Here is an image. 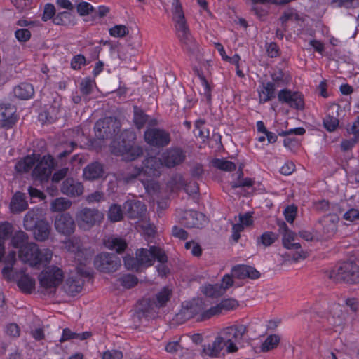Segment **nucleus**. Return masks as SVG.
<instances>
[{"label": "nucleus", "mask_w": 359, "mask_h": 359, "mask_svg": "<svg viewBox=\"0 0 359 359\" xmlns=\"http://www.w3.org/2000/svg\"><path fill=\"white\" fill-rule=\"evenodd\" d=\"M180 221L187 228H200L206 222V217L200 212L185 210L180 216Z\"/></svg>", "instance_id": "a211bd4d"}, {"label": "nucleus", "mask_w": 359, "mask_h": 359, "mask_svg": "<svg viewBox=\"0 0 359 359\" xmlns=\"http://www.w3.org/2000/svg\"><path fill=\"white\" fill-rule=\"evenodd\" d=\"M42 219V210L33 208L29 210L24 217L23 226L27 231H33L34 226Z\"/></svg>", "instance_id": "cd10ccee"}, {"label": "nucleus", "mask_w": 359, "mask_h": 359, "mask_svg": "<svg viewBox=\"0 0 359 359\" xmlns=\"http://www.w3.org/2000/svg\"><path fill=\"white\" fill-rule=\"evenodd\" d=\"M28 208V203L25 193L17 191L12 197L10 209L13 213H20Z\"/></svg>", "instance_id": "c85d7f7f"}, {"label": "nucleus", "mask_w": 359, "mask_h": 359, "mask_svg": "<svg viewBox=\"0 0 359 359\" xmlns=\"http://www.w3.org/2000/svg\"><path fill=\"white\" fill-rule=\"evenodd\" d=\"M63 280V272L57 266H50L43 270L39 276L41 287L46 289H55Z\"/></svg>", "instance_id": "f8f14e48"}, {"label": "nucleus", "mask_w": 359, "mask_h": 359, "mask_svg": "<svg viewBox=\"0 0 359 359\" xmlns=\"http://www.w3.org/2000/svg\"><path fill=\"white\" fill-rule=\"evenodd\" d=\"M338 7L346 8H356L359 6V0H333Z\"/></svg>", "instance_id": "69168bd1"}, {"label": "nucleus", "mask_w": 359, "mask_h": 359, "mask_svg": "<svg viewBox=\"0 0 359 359\" xmlns=\"http://www.w3.org/2000/svg\"><path fill=\"white\" fill-rule=\"evenodd\" d=\"M121 123L116 118L106 117L98 120L94 126L95 135L99 140L111 138L120 131Z\"/></svg>", "instance_id": "1a4fd4ad"}, {"label": "nucleus", "mask_w": 359, "mask_h": 359, "mask_svg": "<svg viewBox=\"0 0 359 359\" xmlns=\"http://www.w3.org/2000/svg\"><path fill=\"white\" fill-rule=\"evenodd\" d=\"M185 248L190 250L193 255L199 257L201 255L202 250L200 245L193 241L185 243Z\"/></svg>", "instance_id": "774afa93"}, {"label": "nucleus", "mask_w": 359, "mask_h": 359, "mask_svg": "<svg viewBox=\"0 0 359 359\" xmlns=\"http://www.w3.org/2000/svg\"><path fill=\"white\" fill-rule=\"evenodd\" d=\"M191 347L187 346L185 339L180 338L179 341H170L165 346V351L175 356L183 358L191 353Z\"/></svg>", "instance_id": "393cba45"}, {"label": "nucleus", "mask_w": 359, "mask_h": 359, "mask_svg": "<svg viewBox=\"0 0 359 359\" xmlns=\"http://www.w3.org/2000/svg\"><path fill=\"white\" fill-rule=\"evenodd\" d=\"M327 278L335 283H359V266L353 262H345L325 272Z\"/></svg>", "instance_id": "39448f33"}, {"label": "nucleus", "mask_w": 359, "mask_h": 359, "mask_svg": "<svg viewBox=\"0 0 359 359\" xmlns=\"http://www.w3.org/2000/svg\"><path fill=\"white\" fill-rule=\"evenodd\" d=\"M278 99L280 103L286 104L291 108L297 110H302L304 108L303 95L299 92L284 88L278 92Z\"/></svg>", "instance_id": "2eb2a0df"}, {"label": "nucleus", "mask_w": 359, "mask_h": 359, "mask_svg": "<svg viewBox=\"0 0 359 359\" xmlns=\"http://www.w3.org/2000/svg\"><path fill=\"white\" fill-rule=\"evenodd\" d=\"M83 189L82 183L72 177L67 178L63 181L60 187V191L63 194L72 197L81 196Z\"/></svg>", "instance_id": "b1692460"}, {"label": "nucleus", "mask_w": 359, "mask_h": 359, "mask_svg": "<svg viewBox=\"0 0 359 359\" xmlns=\"http://www.w3.org/2000/svg\"><path fill=\"white\" fill-rule=\"evenodd\" d=\"M202 291L209 297H217L224 294V290L219 284L205 285L203 287Z\"/></svg>", "instance_id": "de8ad7c7"}, {"label": "nucleus", "mask_w": 359, "mask_h": 359, "mask_svg": "<svg viewBox=\"0 0 359 359\" xmlns=\"http://www.w3.org/2000/svg\"><path fill=\"white\" fill-rule=\"evenodd\" d=\"M248 327L243 324H234L222 329L211 344L204 346L202 353L210 357H217L220 351L226 348L228 353H236Z\"/></svg>", "instance_id": "f257e3e1"}, {"label": "nucleus", "mask_w": 359, "mask_h": 359, "mask_svg": "<svg viewBox=\"0 0 359 359\" xmlns=\"http://www.w3.org/2000/svg\"><path fill=\"white\" fill-rule=\"evenodd\" d=\"M108 219L112 222L121 221L123 217V211L120 205L112 204L109 206L107 212Z\"/></svg>", "instance_id": "c03bdc74"}, {"label": "nucleus", "mask_w": 359, "mask_h": 359, "mask_svg": "<svg viewBox=\"0 0 359 359\" xmlns=\"http://www.w3.org/2000/svg\"><path fill=\"white\" fill-rule=\"evenodd\" d=\"M109 34L114 37H123L128 34V29L125 25H115L109 29Z\"/></svg>", "instance_id": "13d9d810"}, {"label": "nucleus", "mask_w": 359, "mask_h": 359, "mask_svg": "<svg viewBox=\"0 0 359 359\" xmlns=\"http://www.w3.org/2000/svg\"><path fill=\"white\" fill-rule=\"evenodd\" d=\"M104 219V214L98 209L84 208L76 213V220L79 229L89 231L100 225Z\"/></svg>", "instance_id": "6e6552de"}, {"label": "nucleus", "mask_w": 359, "mask_h": 359, "mask_svg": "<svg viewBox=\"0 0 359 359\" xmlns=\"http://www.w3.org/2000/svg\"><path fill=\"white\" fill-rule=\"evenodd\" d=\"M104 173L103 165L97 161L88 164L83 169V177L88 180L99 179L104 175Z\"/></svg>", "instance_id": "7c9ffc66"}, {"label": "nucleus", "mask_w": 359, "mask_h": 359, "mask_svg": "<svg viewBox=\"0 0 359 359\" xmlns=\"http://www.w3.org/2000/svg\"><path fill=\"white\" fill-rule=\"evenodd\" d=\"M5 332L8 336L17 338L20 336V328L16 323H10L6 325Z\"/></svg>", "instance_id": "338daca9"}, {"label": "nucleus", "mask_w": 359, "mask_h": 359, "mask_svg": "<svg viewBox=\"0 0 359 359\" xmlns=\"http://www.w3.org/2000/svg\"><path fill=\"white\" fill-rule=\"evenodd\" d=\"M168 186L172 191H175L183 188L186 192H189V186L185 182L181 175H173L168 183Z\"/></svg>", "instance_id": "ea45409f"}, {"label": "nucleus", "mask_w": 359, "mask_h": 359, "mask_svg": "<svg viewBox=\"0 0 359 359\" xmlns=\"http://www.w3.org/2000/svg\"><path fill=\"white\" fill-rule=\"evenodd\" d=\"M231 273L232 276L238 279L250 278L255 280L260 276V273L254 267L243 264L233 266L231 269Z\"/></svg>", "instance_id": "a878e982"}, {"label": "nucleus", "mask_w": 359, "mask_h": 359, "mask_svg": "<svg viewBox=\"0 0 359 359\" xmlns=\"http://www.w3.org/2000/svg\"><path fill=\"white\" fill-rule=\"evenodd\" d=\"M118 280L122 286L128 289L134 287L138 283L137 277L131 274L123 275Z\"/></svg>", "instance_id": "8fccbe9b"}, {"label": "nucleus", "mask_w": 359, "mask_h": 359, "mask_svg": "<svg viewBox=\"0 0 359 359\" xmlns=\"http://www.w3.org/2000/svg\"><path fill=\"white\" fill-rule=\"evenodd\" d=\"M272 81L271 83L274 84L276 88H280L286 86L290 81V76L284 72L282 69H278L275 70L271 75Z\"/></svg>", "instance_id": "4c0bfd02"}, {"label": "nucleus", "mask_w": 359, "mask_h": 359, "mask_svg": "<svg viewBox=\"0 0 359 359\" xmlns=\"http://www.w3.org/2000/svg\"><path fill=\"white\" fill-rule=\"evenodd\" d=\"M31 32L26 28L18 29L15 32V36L20 43H25L31 38Z\"/></svg>", "instance_id": "6e6d98bb"}, {"label": "nucleus", "mask_w": 359, "mask_h": 359, "mask_svg": "<svg viewBox=\"0 0 359 359\" xmlns=\"http://www.w3.org/2000/svg\"><path fill=\"white\" fill-rule=\"evenodd\" d=\"M239 177L236 182H231V186L233 189H236L238 187H252L253 185L254 182L250 178H244L241 179V177L243 176V173L241 168L238 170Z\"/></svg>", "instance_id": "603ef678"}, {"label": "nucleus", "mask_w": 359, "mask_h": 359, "mask_svg": "<svg viewBox=\"0 0 359 359\" xmlns=\"http://www.w3.org/2000/svg\"><path fill=\"white\" fill-rule=\"evenodd\" d=\"M18 285L22 291L30 293L35 287V280L27 274H23L18 280Z\"/></svg>", "instance_id": "37998d69"}, {"label": "nucleus", "mask_w": 359, "mask_h": 359, "mask_svg": "<svg viewBox=\"0 0 359 359\" xmlns=\"http://www.w3.org/2000/svg\"><path fill=\"white\" fill-rule=\"evenodd\" d=\"M54 226L58 233L65 236L72 234L75 230V222L69 213H63L56 216Z\"/></svg>", "instance_id": "6ab92c4d"}, {"label": "nucleus", "mask_w": 359, "mask_h": 359, "mask_svg": "<svg viewBox=\"0 0 359 359\" xmlns=\"http://www.w3.org/2000/svg\"><path fill=\"white\" fill-rule=\"evenodd\" d=\"M278 239V236L271 231H266L257 238V244H262L264 247L272 245Z\"/></svg>", "instance_id": "09e8293b"}, {"label": "nucleus", "mask_w": 359, "mask_h": 359, "mask_svg": "<svg viewBox=\"0 0 359 359\" xmlns=\"http://www.w3.org/2000/svg\"><path fill=\"white\" fill-rule=\"evenodd\" d=\"M161 158L165 167L172 168L184 161L186 154L181 148L170 147L162 154Z\"/></svg>", "instance_id": "f3484780"}, {"label": "nucleus", "mask_w": 359, "mask_h": 359, "mask_svg": "<svg viewBox=\"0 0 359 359\" xmlns=\"http://www.w3.org/2000/svg\"><path fill=\"white\" fill-rule=\"evenodd\" d=\"M16 109L11 104H0V128H11L17 121Z\"/></svg>", "instance_id": "aec40b11"}, {"label": "nucleus", "mask_w": 359, "mask_h": 359, "mask_svg": "<svg viewBox=\"0 0 359 359\" xmlns=\"http://www.w3.org/2000/svg\"><path fill=\"white\" fill-rule=\"evenodd\" d=\"M29 236L22 231H18L15 233L11 239V243L15 248L22 250L26 245L29 244L28 242Z\"/></svg>", "instance_id": "58836bf2"}, {"label": "nucleus", "mask_w": 359, "mask_h": 359, "mask_svg": "<svg viewBox=\"0 0 359 359\" xmlns=\"http://www.w3.org/2000/svg\"><path fill=\"white\" fill-rule=\"evenodd\" d=\"M135 135L130 131L126 130L111 142L110 149L113 154L121 156L125 161H132L143 154L142 149L133 145L132 140Z\"/></svg>", "instance_id": "7ed1b4c3"}, {"label": "nucleus", "mask_w": 359, "mask_h": 359, "mask_svg": "<svg viewBox=\"0 0 359 359\" xmlns=\"http://www.w3.org/2000/svg\"><path fill=\"white\" fill-rule=\"evenodd\" d=\"M120 258L113 253L102 252L94 259L95 267L104 273H111L117 271L121 266Z\"/></svg>", "instance_id": "9b49d317"}, {"label": "nucleus", "mask_w": 359, "mask_h": 359, "mask_svg": "<svg viewBox=\"0 0 359 359\" xmlns=\"http://www.w3.org/2000/svg\"><path fill=\"white\" fill-rule=\"evenodd\" d=\"M279 232L283 235V245L285 248L290 250H299L301 245L299 243H294L296 234L289 229L286 223L283 221H278Z\"/></svg>", "instance_id": "412c9836"}, {"label": "nucleus", "mask_w": 359, "mask_h": 359, "mask_svg": "<svg viewBox=\"0 0 359 359\" xmlns=\"http://www.w3.org/2000/svg\"><path fill=\"white\" fill-rule=\"evenodd\" d=\"M67 250L75 255L80 264H84L92 255L93 250L84 246L79 237L74 236L66 242Z\"/></svg>", "instance_id": "4468645a"}, {"label": "nucleus", "mask_w": 359, "mask_h": 359, "mask_svg": "<svg viewBox=\"0 0 359 359\" xmlns=\"http://www.w3.org/2000/svg\"><path fill=\"white\" fill-rule=\"evenodd\" d=\"M77 12L80 15H88L94 11V8L89 3L82 1L79 3L77 6Z\"/></svg>", "instance_id": "0e129e2a"}, {"label": "nucleus", "mask_w": 359, "mask_h": 359, "mask_svg": "<svg viewBox=\"0 0 359 359\" xmlns=\"http://www.w3.org/2000/svg\"><path fill=\"white\" fill-rule=\"evenodd\" d=\"M280 341V338L278 335L271 334L262 343L261 346V351L265 353L276 348Z\"/></svg>", "instance_id": "49530a36"}, {"label": "nucleus", "mask_w": 359, "mask_h": 359, "mask_svg": "<svg viewBox=\"0 0 359 359\" xmlns=\"http://www.w3.org/2000/svg\"><path fill=\"white\" fill-rule=\"evenodd\" d=\"M123 262L126 267L128 269L137 271L140 267V264H139V260L137 256L135 257H133L130 255H126L123 258Z\"/></svg>", "instance_id": "5fc2aeb1"}, {"label": "nucleus", "mask_w": 359, "mask_h": 359, "mask_svg": "<svg viewBox=\"0 0 359 359\" xmlns=\"http://www.w3.org/2000/svg\"><path fill=\"white\" fill-rule=\"evenodd\" d=\"M125 214L130 219L141 218L144 215L146 205L140 201L129 200L123 203Z\"/></svg>", "instance_id": "5701e85b"}, {"label": "nucleus", "mask_w": 359, "mask_h": 359, "mask_svg": "<svg viewBox=\"0 0 359 359\" xmlns=\"http://www.w3.org/2000/svg\"><path fill=\"white\" fill-rule=\"evenodd\" d=\"M72 205V202L63 197L57 198L53 200L50 204L52 212H62L68 210Z\"/></svg>", "instance_id": "a19ab883"}, {"label": "nucleus", "mask_w": 359, "mask_h": 359, "mask_svg": "<svg viewBox=\"0 0 359 359\" xmlns=\"http://www.w3.org/2000/svg\"><path fill=\"white\" fill-rule=\"evenodd\" d=\"M32 231L36 241L41 242L45 241L49 238L51 231V226L46 219H43L34 226V229Z\"/></svg>", "instance_id": "c756f323"}, {"label": "nucleus", "mask_w": 359, "mask_h": 359, "mask_svg": "<svg viewBox=\"0 0 359 359\" xmlns=\"http://www.w3.org/2000/svg\"><path fill=\"white\" fill-rule=\"evenodd\" d=\"M52 256L53 252L50 249H39L34 243H30L19 250L20 259L32 266H37L41 264H48L50 261Z\"/></svg>", "instance_id": "423d86ee"}, {"label": "nucleus", "mask_w": 359, "mask_h": 359, "mask_svg": "<svg viewBox=\"0 0 359 359\" xmlns=\"http://www.w3.org/2000/svg\"><path fill=\"white\" fill-rule=\"evenodd\" d=\"M13 232V226L8 222L0 224V237L4 241L9 238Z\"/></svg>", "instance_id": "e2e57ef3"}, {"label": "nucleus", "mask_w": 359, "mask_h": 359, "mask_svg": "<svg viewBox=\"0 0 359 359\" xmlns=\"http://www.w3.org/2000/svg\"><path fill=\"white\" fill-rule=\"evenodd\" d=\"M325 128L330 132L334 131L339 125V120L332 116L327 115L323 120Z\"/></svg>", "instance_id": "4d7b16f0"}, {"label": "nucleus", "mask_w": 359, "mask_h": 359, "mask_svg": "<svg viewBox=\"0 0 359 359\" xmlns=\"http://www.w3.org/2000/svg\"><path fill=\"white\" fill-rule=\"evenodd\" d=\"M70 13L67 11L58 13L53 19L55 24L59 25H66L70 20Z\"/></svg>", "instance_id": "052dcab7"}, {"label": "nucleus", "mask_w": 359, "mask_h": 359, "mask_svg": "<svg viewBox=\"0 0 359 359\" xmlns=\"http://www.w3.org/2000/svg\"><path fill=\"white\" fill-rule=\"evenodd\" d=\"M212 164L217 169L226 172H231L236 168L234 163L224 158H215L212 160Z\"/></svg>", "instance_id": "a18cd8bd"}, {"label": "nucleus", "mask_w": 359, "mask_h": 359, "mask_svg": "<svg viewBox=\"0 0 359 359\" xmlns=\"http://www.w3.org/2000/svg\"><path fill=\"white\" fill-rule=\"evenodd\" d=\"M207 307V304L201 299H193L191 302H185L182 304V309L176 315L177 320L184 322L195 316L203 313Z\"/></svg>", "instance_id": "ddd939ff"}, {"label": "nucleus", "mask_w": 359, "mask_h": 359, "mask_svg": "<svg viewBox=\"0 0 359 359\" xmlns=\"http://www.w3.org/2000/svg\"><path fill=\"white\" fill-rule=\"evenodd\" d=\"M133 113V122L135 126L139 129L143 128L147 123L151 126L157 124V121L156 119L149 118V116L147 115L141 108L137 106H134Z\"/></svg>", "instance_id": "473e14b6"}, {"label": "nucleus", "mask_w": 359, "mask_h": 359, "mask_svg": "<svg viewBox=\"0 0 359 359\" xmlns=\"http://www.w3.org/2000/svg\"><path fill=\"white\" fill-rule=\"evenodd\" d=\"M285 219L289 223H292L296 218L297 207L295 205H288L284 210Z\"/></svg>", "instance_id": "bf43d9fd"}, {"label": "nucleus", "mask_w": 359, "mask_h": 359, "mask_svg": "<svg viewBox=\"0 0 359 359\" xmlns=\"http://www.w3.org/2000/svg\"><path fill=\"white\" fill-rule=\"evenodd\" d=\"M338 222L339 217L335 215H327L320 221L323 227V232L327 237H331L336 233Z\"/></svg>", "instance_id": "f704fd0d"}, {"label": "nucleus", "mask_w": 359, "mask_h": 359, "mask_svg": "<svg viewBox=\"0 0 359 359\" xmlns=\"http://www.w3.org/2000/svg\"><path fill=\"white\" fill-rule=\"evenodd\" d=\"M145 141L150 145L163 147L167 146L170 142V135L168 132L160 128H148L144 133Z\"/></svg>", "instance_id": "dca6fc26"}, {"label": "nucleus", "mask_w": 359, "mask_h": 359, "mask_svg": "<svg viewBox=\"0 0 359 359\" xmlns=\"http://www.w3.org/2000/svg\"><path fill=\"white\" fill-rule=\"evenodd\" d=\"M299 16L297 13V11L294 8H289L285 11L280 18V20L282 22L283 26L289 20H299Z\"/></svg>", "instance_id": "3c124183"}, {"label": "nucleus", "mask_w": 359, "mask_h": 359, "mask_svg": "<svg viewBox=\"0 0 359 359\" xmlns=\"http://www.w3.org/2000/svg\"><path fill=\"white\" fill-rule=\"evenodd\" d=\"M83 285V279L79 277L78 275L72 276L66 280L64 290L66 293L71 296H74L82 290Z\"/></svg>", "instance_id": "2f4dec72"}, {"label": "nucleus", "mask_w": 359, "mask_h": 359, "mask_svg": "<svg viewBox=\"0 0 359 359\" xmlns=\"http://www.w3.org/2000/svg\"><path fill=\"white\" fill-rule=\"evenodd\" d=\"M140 266L148 267L154 264L155 259L161 263H166L168 257L160 247L150 246L149 249L141 248L136 251Z\"/></svg>", "instance_id": "9d476101"}, {"label": "nucleus", "mask_w": 359, "mask_h": 359, "mask_svg": "<svg viewBox=\"0 0 359 359\" xmlns=\"http://www.w3.org/2000/svg\"><path fill=\"white\" fill-rule=\"evenodd\" d=\"M276 88L274 84L271 82L263 83L262 88L259 92V102L264 103L275 98Z\"/></svg>", "instance_id": "e433bc0d"}, {"label": "nucleus", "mask_w": 359, "mask_h": 359, "mask_svg": "<svg viewBox=\"0 0 359 359\" xmlns=\"http://www.w3.org/2000/svg\"><path fill=\"white\" fill-rule=\"evenodd\" d=\"M172 13L177 37L181 42L182 48L189 53H195L197 50V43L190 33L184 18L182 5L179 0H175L173 2Z\"/></svg>", "instance_id": "20e7f679"}, {"label": "nucleus", "mask_w": 359, "mask_h": 359, "mask_svg": "<svg viewBox=\"0 0 359 359\" xmlns=\"http://www.w3.org/2000/svg\"><path fill=\"white\" fill-rule=\"evenodd\" d=\"M93 89V81L89 78H85L80 83V91L82 95H88L91 93Z\"/></svg>", "instance_id": "680f3d73"}, {"label": "nucleus", "mask_w": 359, "mask_h": 359, "mask_svg": "<svg viewBox=\"0 0 359 359\" xmlns=\"http://www.w3.org/2000/svg\"><path fill=\"white\" fill-rule=\"evenodd\" d=\"M13 93L20 100H29L34 96V90L31 83L23 82L13 88Z\"/></svg>", "instance_id": "c9c22d12"}, {"label": "nucleus", "mask_w": 359, "mask_h": 359, "mask_svg": "<svg viewBox=\"0 0 359 359\" xmlns=\"http://www.w3.org/2000/svg\"><path fill=\"white\" fill-rule=\"evenodd\" d=\"M143 178V172L141 167L130 165L127 168L126 172H120L117 174L116 180L124 184H130L137 179Z\"/></svg>", "instance_id": "bb28decb"}, {"label": "nucleus", "mask_w": 359, "mask_h": 359, "mask_svg": "<svg viewBox=\"0 0 359 359\" xmlns=\"http://www.w3.org/2000/svg\"><path fill=\"white\" fill-rule=\"evenodd\" d=\"M158 309L154 300L144 299L139 302L136 313L139 318L145 317L154 318L158 315Z\"/></svg>", "instance_id": "4be33fe9"}, {"label": "nucleus", "mask_w": 359, "mask_h": 359, "mask_svg": "<svg viewBox=\"0 0 359 359\" xmlns=\"http://www.w3.org/2000/svg\"><path fill=\"white\" fill-rule=\"evenodd\" d=\"M103 243L107 248L115 250L119 254L122 253L127 247V243L124 239L115 236H109L104 238Z\"/></svg>", "instance_id": "72a5a7b5"}, {"label": "nucleus", "mask_w": 359, "mask_h": 359, "mask_svg": "<svg viewBox=\"0 0 359 359\" xmlns=\"http://www.w3.org/2000/svg\"><path fill=\"white\" fill-rule=\"evenodd\" d=\"M164 164L161 158L156 156H149L142 161L141 166L143 172V178H140V182L147 190L152 181L161 175Z\"/></svg>", "instance_id": "0eeeda50"}, {"label": "nucleus", "mask_w": 359, "mask_h": 359, "mask_svg": "<svg viewBox=\"0 0 359 359\" xmlns=\"http://www.w3.org/2000/svg\"><path fill=\"white\" fill-rule=\"evenodd\" d=\"M85 198L88 203H100L105 200L104 194L100 191H95L89 194Z\"/></svg>", "instance_id": "864d4df0"}, {"label": "nucleus", "mask_w": 359, "mask_h": 359, "mask_svg": "<svg viewBox=\"0 0 359 359\" xmlns=\"http://www.w3.org/2000/svg\"><path fill=\"white\" fill-rule=\"evenodd\" d=\"M172 296V290L168 287H163L156 294L154 300L157 306L159 308L165 306L167 302Z\"/></svg>", "instance_id": "79ce46f5"}, {"label": "nucleus", "mask_w": 359, "mask_h": 359, "mask_svg": "<svg viewBox=\"0 0 359 359\" xmlns=\"http://www.w3.org/2000/svg\"><path fill=\"white\" fill-rule=\"evenodd\" d=\"M34 167L32 177L37 180H47L52 173L54 166V159L50 156H44L39 158L36 156H27L24 159L19 161L15 166L18 172H29Z\"/></svg>", "instance_id": "f03ea898"}]
</instances>
